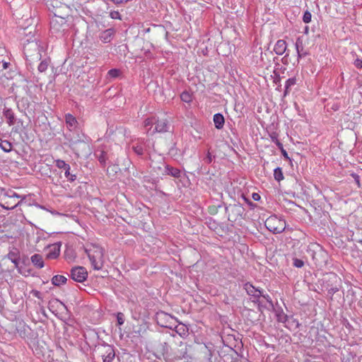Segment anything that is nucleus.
<instances>
[{"mask_svg":"<svg viewBox=\"0 0 362 362\" xmlns=\"http://www.w3.org/2000/svg\"><path fill=\"white\" fill-rule=\"evenodd\" d=\"M293 265L295 267L301 268V267H303L304 266V261L300 259H298L296 257H294L293 259Z\"/></svg>","mask_w":362,"mask_h":362,"instance_id":"nucleus-33","label":"nucleus"},{"mask_svg":"<svg viewBox=\"0 0 362 362\" xmlns=\"http://www.w3.org/2000/svg\"><path fill=\"white\" fill-rule=\"evenodd\" d=\"M165 174L170 175L175 178H179L181 176V171L177 168L172 167L169 165L165 166Z\"/></svg>","mask_w":362,"mask_h":362,"instance_id":"nucleus-18","label":"nucleus"},{"mask_svg":"<svg viewBox=\"0 0 362 362\" xmlns=\"http://www.w3.org/2000/svg\"><path fill=\"white\" fill-rule=\"evenodd\" d=\"M121 74V71L119 69H112L108 71L107 76L110 78H118Z\"/></svg>","mask_w":362,"mask_h":362,"instance_id":"nucleus-30","label":"nucleus"},{"mask_svg":"<svg viewBox=\"0 0 362 362\" xmlns=\"http://www.w3.org/2000/svg\"><path fill=\"white\" fill-rule=\"evenodd\" d=\"M60 247L61 243H57L52 245H50L47 247L48 252L46 255V257L49 259H57L60 254Z\"/></svg>","mask_w":362,"mask_h":362,"instance_id":"nucleus-10","label":"nucleus"},{"mask_svg":"<svg viewBox=\"0 0 362 362\" xmlns=\"http://www.w3.org/2000/svg\"><path fill=\"white\" fill-rule=\"evenodd\" d=\"M0 148H1L4 152L8 153L12 149V144L7 140H4L0 138Z\"/></svg>","mask_w":362,"mask_h":362,"instance_id":"nucleus-25","label":"nucleus"},{"mask_svg":"<svg viewBox=\"0 0 362 362\" xmlns=\"http://www.w3.org/2000/svg\"><path fill=\"white\" fill-rule=\"evenodd\" d=\"M214 158V156H212L211 153L209 151H208L204 160L206 163L209 164L212 162Z\"/></svg>","mask_w":362,"mask_h":362,"instance_id":"nucleus-38","label":"nucleus"},{"mask_svg":"<svg viewBox=\"0 0 362 362\" xmlns=\"http://www.w3.org/2000/svg\"><path fill=\"white\" fill-rule=\"evenodd\" d=\"M103 362H112L115 358V351L113 346L107 344H103L97 347Z\"/></svg>","mask_w":362,"mask_h":362,"instance_id":"nucleus-4","label":"nucleus"},{"mask_svg":"<svg viewBox=\"0 0 362 362\" xmlns=\"http://www.w3.org/2000/svg\"><path fill=\"white\" fill-rule=\"evenodd\" d=\"M4 116L7 119V123L9 126L13 125L15 123V115L11 108H5L3 112Z\"/></svg>","mask_w":362,"mask_h":362,"instance_id":"nucleus-21","label":"nucleus"},{"mask_svg":"<svg viewBox=\"0 0 362 362\" xmlns=\"http://www.w3.org/2000/svg\"><path fill=\"white\" fill-rule=\"evenodd\" d=\"M156 320L158 325L160 327L169 328L170 329H173L175 324L177 322L176 317L164 311H158L156 313Z\"/></svg>","mask_w":362,"mask_h":362,"instance_id":"nucleus-3","label":"nucleus"},{"mask_svg":"<svg viewBox=\"0 0 362 362\" xmlns=\"http://www.w3.org/2000/svg\"><path fill=\"white\" fill-rule=\"evenodd\" d=\"M270 138H271L272 142H274V143L279 141L278 135L275 132H273L272 134H270Z\"/></svg>","mask_w":362,"mask_h":362,"instance_id":"nucleus-42","label":"nucleus"},{"mask_svg":"<svg viewBox=\"0 0 362 362\" xmlns=\"http://www.w3.org/2000/svg\"><path fill=\"white\" fill-rule=\"evenodd\" d=\"M65 122L67 126V128L70 131H74L76 129L78 125V122L76 118L71 114L67 113L65 115Z\"/></svg>","mask_w":362,"mask_h":362,"instance_id":"nucleus-14","label":"nucleus"},{"mask_svg":"<svg viewBox=\"0 0 362 362\" xmlns=\"http://www.w3.org/2000/svg\"><path fill=\"white\" fill-rule=\"evenodd\" d=\"M58 304H60L62 305H64L62 302H61L60 300H59L58 299H54L53 300H51L49 302V305H48V308L49 309L50 311H52V313H54V310H53V308H54V305H58Z\"/></svg>","mask_w":362,"mask_h":362,"instance_id":"nucleus-32","label":"nucleus"},{"mask_svg":"<svg viewBox=\"0 0 362 362\" xmlns=\"http://www.w3.org/2000/svg\"><path fill=\"white\" fill-rule=\"evenodd\" d=\"M13 192V191H11V190L8 191V192H5L4 195H5L6 197H9V198H11V194H12V192Z\"/></svg>","mask_w":362,"mask_h":362,"instance_id":"nucleus-48","label":"nucleus"},{"mask_svg":"<svg viewBox=\"0 0 362 362\" xmlns=\"http://www.w3.org/2000/svg\"><path fill=\"white\" fill-rule=\"evenodd\" d=\"M281 153L285 159L291 160V158L288 156V153L284 148L281 151Z\"/></svg>","mask_w":362,"mask_h":362,"instance_id":"nucleus-44","label":"nucleus"},{"mask_svg":"<svg viewBox=\"0 0 362 362\" xmlns=\"http://www.w3.org/2000/svg\"><path fill=\"white\" fill-rule=\"evenodd\" d=\"M252 198L255 201H259L260 199H261V196L259 195V194H258L257 192H253L252 194Z\"/></svg>","mask_w":362,"mask_h":362,"instance_id":"nucleus-43","label":"nucleus"},{"mask_svg":"<svg viewBox=\"0 0 362 362\" xmlns=\"http://www.w3.org/2000/svg\"><path fill=\"white\" fill-rule=\"evenodd\" d=\"M296 49L298 54V57L301 58L306 54V52H303V42L300 37L296 40L295 43Z\"/></svg>","mask_w":362,"mask_h":362,"instance_id":"nucleus-22","label":"nucleus"},{"mask_svg":"<svg viewBox=\"0 0 362 362\" xmlns=\"http://www.w3.org/2000/svg\"><path fill=\"white\" fill-rule=\"evenodd\" d=\"M234 208L239 214L243 211V208L240 205H235Z\"/></svg>","mask_w":362,"mask_h":362,"instance_id":"nucleus-46","label":"nucleus"},{"mask_svg":"<svg viewBox=\"0 0 362 362\" xmlns=\"http://www.w3.org/2000/svg\"><path fill=\"white\" fill-rule=\"evenodd\" d=\"M180 99L186 103H190L192 101V95L189 92L185 90L180 94Z\"/></svg>","mask_w":362,"mask_h":362,"instance_id":"nucleus-27","label":"nucleus"},{"mask_svg":"<svg viewBox=\"0 0 362 362\" xmlns=\"http://www.w3.org/2000/svg\"><path fill=\"white\" fill-rule=\"evenodd\" d=\"M287 45L285 40H279L274 45V51L277 55H282L286 50Z\"/></svg>","mask_w":362,"mask_h":362,"instance_id":"nucleus-17","label":"nucleus"},{"mask_svg":"<svg viewBox=\"0 0 362 362\" xmlns=\"http://www.w3.org/2000/svg\"><path fill=\"white\" fill-rule=\"evenodd\" d=\"M117 325L121 326L124 323V315L122 313H117Z\"/></svg>","mask_w":362,"mask_h":362,"instance_id":"nucleus-35","label":"nucleus"},{"mask_svg":"<svg viewBox=\"0 0 362 362\" xmlns=\"http://www.w3.org/2000/svg\"><path fill=\"white\" fill-rule=\"evenodd\" d=\"M49 60L48 59H45L42 60L40 64L38 65L37 70L40 73L45 72L49 66Z\"/></svg>","mask_w":362,"mask_h":362,"instance_id":"nucleus-29","label":"nucleus"},{"mask_svg":"<svg viewBox=\"0 0 362 362\" xmlns=\"http://www.w3.org/2000/svg\"><path fill=\"white\" fill-rule=\"evenodd\" d=\"M95 155L98 158L99 162L101 165H105L106 164V160H107V153L104 151H100L99 154H98L97 152H95Z\"/></svg>","mask_w":362,"mask_h":362,"instance_id":"nucleus-28","label":"nucleus"},{"mask_svg":"<svg viewBox=\"0 0 362 362\" xmlns=\"http://www.w3.org/2000/svg\"><path fill=\"white\" fill-rule=\"evenodd\" d=\"M156 122V117H151L146 118L144 122V127L146 129V132L148 134H154L153 132V127H155V123Z\"/></svg>","mask_w":362,"mask_h":362,"instance_id":"nucleus-15","label":"nucleus"},{"mask_svg":"<svg viewBox=\"0 0 362 362\" xmlns=\"http://www.w3.org/2000/svg\"><path fill=\"white\" fill-rule=\"evenodd\" d=\"M71 279L79 283L85 281L88 277V272L83 267H75L71 270Z\"/></svg>","mask_w":362,"mask_h":362,"instance_id":"nucleus-6","label":"nucleus"},{"mask_svg":"<svg viewBox=\"0 0 362 362\" xmlns=\"http://www.w3.org/2000/svg\"><path fill=\"white\" fill-rule=\"evenodd\" d=\"M132 146V149L136 154L138 156H142L144 153L146 141L144 139H137L134 141Z\"/></svg>","mask_w":362,"mask_h":362,"instance_id":"nucleus-12","label":"nucleus"},{"mask_svg":"<svg viewBox=\"0 0 362 362\" xmlns=\"http://www.w3.org/2000/svg\"><path fill=\"white\" fill-rule=\"evenodd\" d=\"M114 35L115 30L112 28H109L101 32L99 35V38L103 43H108L111 42Z\"/></svg>","mask_w":362,"mask_h":362,"instance_id":"nucleus-13","label":"nucleus"},{"mask_svg":"<svg viewBox=\"0 0 362 362\" xmlns=\"http://www.w3.org/2000/svg\"><path fill=\"white\" fill-rule=\"evenodd\" d=\"M60 22L59 23L57 19H52L50 22V30L52 34H61L65 30L63 28V25H65V21L64 18H60Z\"/></svg>","mask_w":362,"mask_h":362,"instance_id":"nucleus-11","label":"nucleus"},{"mask_svg":"<svg viewBox=\"0 0 362 362\" xmlns=\"http://www.w3.org/2000/svg\"><path fill=\"white\" fill-rule=\"evenodd\" d=\"M56 166L59 169L64 170V175L70 182H74L76 179V175L70 173L71 167L69 164L61 159L55 160Z\"/></svg>","mask_w":362,"mask_h":362,"instance_id":"nucleus-7","label":"nucleus"},{"mask_svg":"<svg viewBox=\"0 0 362 362\" xmlns=\"http://www.w3.org/2000/svg\"><path fill=\"white\" fill-rule=\"evenodd\" d=\"M274 144L276 145V146H277V147H278L281 151L282 149H284L283 144H282V143H281L279 140V141H276Z\"/></svg>","mask_w":362,"mask_h":362,"instance_id":"nucleus-47","label":"nucleus"},{"mask_svg":"<svg viewBox=\"0 0 362 362\" xmlns=\"http://www.w3.org/2000/svg\"><path fill=\"white\" fill-rule=\"evenodd\" d=\"M67 279L62 275H55L52 279V283L54 286H61L66 284Z\"/></svg>","mask_w":362,"mask_h":362,"instance_id":"nucleus-23","label":"nucleus"},{"mask_svg":"<svg viewBox=\"0 0 362 362\" xmlns=\"http://www.w3.org/2000/svg\"><path fill=\"white\" fill-rule=\"evenodd\" d=\"M170 124L166 119H159L156 117V122L155 127L153 129V132L155 133H165L169 131Z\"/></svg>","mask_w":362,"mask_h":362,"instance_id":"nucleus-8","label":"nucleus"},{"mask_svg":"<svg viewBox=\"0 0 362 362\" xmlns=\"http://www.w3.org/2000/svg\"><path fill=\"white\" fill-rule=\"evenodd\" d=\"M209 354H210V356H211V350H209Z\"/></svg>","mask_w":362,"mask_h":362,"instance_id":"nucleus-52","label":"nucleus"},{"mask_svg":"<svg viewBox=\"0 0 362 362\" xmlns=\"http://www.w3.org/2000/svg\"><path fill=\"white\" fill-rule=\"evenodd\" d=\"M354 66L358 69H362V59L356 58L354 62Z\"/></svg>","mask_w":362,"mask_h":362,"instance_id":"nucleus-40","label":"nucleus"},{"mask_svg":"<svg viewBox=\"0 0 362 362\" xmlns=\"http://www.w3.org/2000/svg\"><path fill=\"white\" fill-rule=\"evenodd\" d=\"M293 322H296V325H298V322L297 321H296V320H293Z\"/></svg>","mask_w":362,"mask_h":362,"instance_id":"nucleus-51","label":"nucleus"},{"mask_svg":"<svg viewBox=\"0 0 362 362\" xmlns=\"http://www.w3.org/2000/svg\"><path fill=\"white\" fill-rule=\"evenodd\" d=\"M110 17L112 18V19H118V20H121V15L120 13H119V11H111L110 12Z\"/></svg>","mask_w":362,"mask_h":362,"instance_id":"nucleus-37","label":"nucleus"},{"mask_svg":"<svg viewBox=\"0 0 362 362\" xmlns=\"http://www.w3.org/2000/svg\"><path fill=\"white\" fill-rule=\"evenodd\" d=\"M21 204V201L18 202L17 204H14L13 206H10L8 204V203L6 202L4 204H1V206L2 208H4L5 209L11 210V209H15L16 206H18Z\"/></svg>","mask_w":362,"mask_h":362,"instance_id":"nucleus-36","label":"nucleus"},{"mask_svg":"<svg viewBox=\"0 0 362 362\" xmlns=\"http://www.w3.org/2000/svg\"><path fill=\"white\" fill-rule=\"evenodd\" d=\"M30 260L33 264L37 269H42L45 266L42 256L39 254L32 255Z\"/></svg>","mask_w":362,"mask_h":362,"instance_id":"nucleus-20","label":"nucleus"},{"mask_svg":"<svg viewBox=\"0 0 362 362\" xmlns=\"http://www.w3.org/2000/svg\"><path fill=\"white\" fill-rule=\"evenodd\" d=\"M14 197H16V198H21V202H22L23 199H25V197H24V196H23V197H21V195L18 194L16 192H12V194H11V198H14Z\"/></svg>","mask_w":362,"mask_h":362,"instance_id":"nucleus-45","label":"nucleus"},{"mask_svg":"<svg viewBox=\"0 0 362 362\" xmlns=\"http://www.w3.org/2000/svg\"><path fill=\"white\" fill-rule=\"evenodd\" d=\"M188 358L189 355L187 354V349L186 346H183L173 351V358L170 360L171 362H177L181 360H185V362H187Z\"/></svg>","mask_w":362,"mask_h":362,"instance_id":"nucleus-9","label":"nucleus"},{"mask_svg":"<svg viewBox=\"0 0 362 362\" xmlns=\"http://www.w3.org/2000/svg\"><path fill=\"white\" fill-rule=\"evenodd\" d=\"M274 177L277 182H281L284 179L281 168L277 167L274 170Z\"/></svg>","mask_w":362,"mask_h":362,"instance_id":"nucleus-26","label":"nucleus"},{"mask_svg":"<svg viewBox=\"0 0 362 362\" xmlns=\"http://www.w3.org/2000/svg\"><path fill=\"white\" fill-rule=\"evenodd\" d=\"M8 65H9V63L8 62H4L3 63V68L4 69H6L8 67Z\"/></svg>","mask_w":362,"mask_h":362,"instance_id":"nucleus-50","label":"nucleus"},{"mask_svg":"<svg viewBox=\"0 0 362 362\" xmlns=\"http://www.w3.org/2000/svg\"><path fill=\"white\" fill-rule=\"evenodd\" d=\"M312 14L309 11H305L303 16V21L305 23H309L311 21Z\"/></svg>","mask_w":362,"mask_h":362,"instance_id":"nucleus-34","label":"nucleus"},{"mask_svg":"<svg viewBox=\"0 0 362 362\" xmlns=\"http://www.w3.org/2000/svg\"><path fill=\"white\" fill-rule=\"evenodd\" d=\"M91 266L94 270H101L104 264V254L103 248L98 245H93L90 247L85 249Z\"/></svg>","mask_w":362,"mask_h":362,"instance_id":"nucleus-1","label":"nucleus"},{"mask_svg":"<svg viewBox=\"0 0 362 362\" xmlns=\"http://www.w3.org/2000/svg\"><path fill=\"white\" fill-rule=\"evenodd\" d=\"M213 121L214 123V126L217 129H221L223 127L225 119L221 113H216L214 115Z\"/></svg>","mask_w":362,"mask_h":362,"instance_id":"nucleus-19","label":"nucleus"},{"mask_svg":"<svg viewBox=\"0 0 362 362\" xmlns=\"http://www.w3.org/2000/svg\"><path fill=\"white\" fill-rule=\"evenodd\" d=\"M173 329L175 330V332L182 338H185L188 335V327L181 322H180L178 325L175 324Z\"/></svg>","mask_w":362,"mask_h":362,"instance_id":"nucleus-16","label":"nucleus"},{"mask_svg":"<svg viewBox=\"0 0 362 362\" xmlns=\"http://www.w3.org/2000/svg\"><path fill=\"white\" fill-rule=\"evenodd\" d=\"M284 228L280 229L277 227H275L273 228H269V230L272 231L275 234L282 233L284 231Z\"/></svg>","mask_w":362,"mask_h":362,"instance_id":"nucleus-41","label":"nucleus"},{"mask_svg":"<svg viewBox=\"0 0 362 362\" xmlns=\"http://www.w3.org/2000/svg\"><path fill=\"white\" fill-rule=\"evenodd\" d=\"M261 297L264 298L267 300V302H268L270 305H273V302H272L271 297L268 294H264L263 289H262V295L261 296Z\"/></svg>","mask_w":362,"mask_h":362,"instance_id":"nucleus-39","label":"nucleus"},{"mask_svg":"<svg viewBox=\"0 0 362 362\" xmlns=\"http://www.w3.org/2000/svg\"><path fill=\"white\" fill-rule=\"evenodd\" d=\"M296 83V78L295 77L289 78L286 80L285 83V90L284 93V96H286L289 92L291 86H294Z\"/></svg>","mask_w":362,"mask_h":362,"instance_id":"nucleus-24","label":"nucleus"},{"mask_svg":"<svg viewBox=\"0 0 362 362\" xmlns=\"http://www.w3.org/2000/svg\"><path fill=\"white\" fill-rule=\"evenodd\" d=\"M243 199L249 205H250L251 206H254L253 203L251 201H250L248 199H247L245 197H243Z\"/></svg>","mask_w":362,"mask_h":362,"instance_id":"nucleus-49","label":"nucleus"},{"mask_svg":"<svg viewBox=\"0 0 362 362\" xmlns=\"http://www.w3.org/2000/svg\"><path fill=\"white\" fill-rule=\"evenodd\" d=\"M277 320L279 322L286 323L288 320V316L281 312V313L277 314Z\"/></svg>","mask_w":362,"mask_h":362,"instance_id":"nucleus-31","label":"nucleus"},{"mask_svg":"<svg viewBox=\"0 0 362 362\" xmlns=\"http://www.w3.org/2000/svg\"><path fill=\"white\" fill-rule=\"evenodd\" d=\"M243 288L247 294L250 296V299L253 303H259V298L262 295V288H256L250 282L245 283L243 285Z\"/></svg>","mask_w":362,"mask_h":362,"instance_id":"nucleus-5","label":"nucleus"},{"mask_svg":"<svg viewBox=\"0 0 362 362\" xmlns=\"http://www.w3.org/2000/svg\"><path fill=\"white\" fill-rule=\"evenodd\" d=\"M43 52H45V48L41 41H28L24 45L23 53L26 60L30 62L40 60Z\"/></svg>","mask_w":362,"mask_h":362,"instance_id":"nucleus-2","label":"nucleus"}]
</instances>
